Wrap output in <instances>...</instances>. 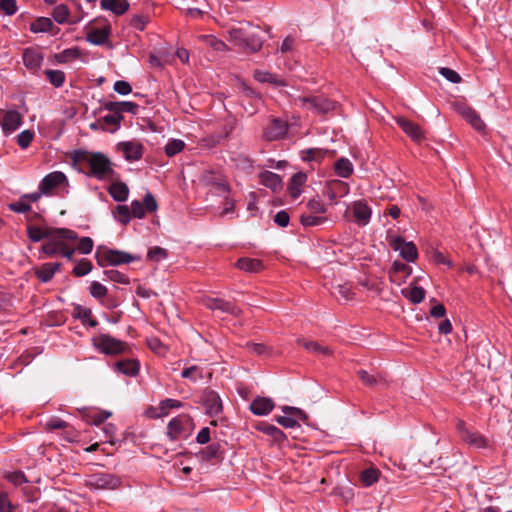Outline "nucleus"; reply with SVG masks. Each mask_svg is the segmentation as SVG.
<instances>
[{
	"label": "nucleus",
	"instance_id": "obj_1",
	"mask_svg": "<svg viewBox=\"0 0 512 512\" xmlns=\"http://www.w3.org/2000/svg\"><path fill=\"white\" fill-rule=\"evenodd\" d=\"M72 161L79 165L80 170L87 176L99 181H112L115 178L114 165L102 152L74 151Z\"/></svg>",
	"mask_w": 512,
	"mask_h": 512
},
{
	"label": "nucleus",
	"instance_id": "obj_2",
	"mask_svg": "<svg viewBox=\"0 0 512 512\" xmlns=\"http://www.w3.org/2000/svg\"><path fill=\"white\" fill-rule=\"evenodd\" d=\"M257 30L258 28L252 27L249 23L241 27H232L227 31V39L235 47L254 53L259 51L263 45V39Z\"/></svg>",
	"mask_w": 512,
	"mask_h": 512
},
{
	"label": "nucleus",
	"instance_id": "obj_3",
	"mask_svg": "<svg viewBox=\"0 0 512 512\" xmlns=\"http://www.w3.org/2000/svg\"><path fill=\"white\" fill-rule=\"evenodd\" d=\"M96 258L100 266H119L140 260L139 256L128 252L102 247L97 248Z\"/></svg>",
	"mask_w": 512,
	"mask_h": 512
},
{
	"label": "nucleus",
	"instance_id": "obj_4",
	"mask_svg": "<svg viewBox=\"0 0 512 512\" xmlns=\"http://www.w3.org/2000/svg\"><path fill=\"white\" fill-rule=\"evenodd\" d=\"M78 235L75 231L66 228H56L52 230L48 241L42 245L41 251L46 256H55L60 252L65 240H76Z\"/></svg>",
	"mask_w": 512,
	"mask_h": 512
},
{
	"label": "nucleus",
	"instance_id": "obj_5",
	"mask_svg": "<svg viewBox=\"0 0 512 512\" xmlns=\"http://www.w3.org/2000/svg\"><path fill=\"white\" fill-rule=\"evenodd\" d=\"M456 428L461 440L469 447L477 450L492 447L488 438L476 430L469 429L464 421L458 420Z\"/></svg>",
	"mask_w": 512,
	"mask_h": 512
},
{
	"label": "nucleus",
	"instance_id": "obj_6",
	"mask_svg": "<svg viewBox=\"0 0 512 512\" xmlns=\"http://www.w3.org/2000/svg\"><path fill=\"white\" fill-rule=\"evenodd\" d=\"M294 101L296 105L318 114H326L335 107L334 102L323 96H298Z\"/></svg>",
	"mask_w": 512,
	"mask_h": 512
},
{
	"label": "nucleus",
	"instance_id": "obj_7",
	"mask_svg": "<svg viewBox=\"0 0 512 512\" xmlns=\"http://www.w3.org/2000/svg\"><path fill=\"white\" fill-rule=\"evenodd\" d=\"M120 485V478L110 473L98 472L86 479V486L92 490H114Z\"/></svg>",
	"mask_w": 512,
	"mask_h": 512
},
{
	"label": "nucleus",
	"instance_id": "obj_8",
	"mask_svg": "<svg viewBox=\"0 0 512 512\" xmlns=\"http://www.w3.org/2000/svg\"><path fill=\"white\" fill-rule=\"evenodd\" d=\"M23 123V114L16 109H0V126L5 136L11 135Z\"/></svg>",
	"mask_w": 512,
	"mask_h": 512
},
{
	"label": "nucleus",
	"instance_id": "obj_9",
	"mask_svg": "<svg viewBox=\"0 0 512 512\" xmlns=\"http://www.w3.org/2000/svg\"><path fill=\"white\" fill-rule=\"evenodd\" d=\"M157 207H158V205H157L155 198L153 197V195L150 192H148L145 195L143 202H140L139 200H133L131 202V205H130L131 216L141 219L145 216V214L147 212L148 213L155 212L157 210Z\"/></svg>",
	"mask_w": 512,
	"mask_h": 512
},
{
	"label": "nucleus",
	"instance_id": "obj_10",
	"mask_svg": "<svg viewBox=\"0 0 512 512\" xmlns=\"http://www.w3.org/2000/svg\"><path fill=\"white\" fill-rule=\"evenodd\" d=\"M391 247L398 251L400 256L407 262H414L418 257V251L413 242H407L402 237L397 236L392 239Z\"/></svg>",
	"mask_w": 512,
	"mask_h": 512
},
{
	"label": "nucleus",
	"instance_id": "obj_11",
	"mask_svg": "<svg viewBox=\"0 0 512 512\" xmlns=\"http://www.w3.org/2000/svg\"><path fill=\"white\" fill-rule=\"evenodd\" d=\"M94 345L104 354H118L124 349V344L121 341L106 334L95 338Z\"/></svg>",
	"mask_w": 512,
	"mask_h": 512
},
{
	"label": "nucleus",
	"instance_id": "obj_12",
	"mask_svg": "<svg viewBox=\"0 0 512 512\" xmlns=\"http://www.w3.org/2000/svg\"><path fill=\"white\" fill-rule=\"evenodd\" d=\"M117 150L130 162L138 161L143 156V145L138 141H125L117 145Z\"/></svg>",
	"mask_w": 512,
	"mask_h": 512
},
{
	"label": "nucleus",
	"instance_id": "obj_13",
	"mask_svg": "<svg viewBox=\"0 0 512 512\" xmlns=\"http://www.w3.org/2000/svg\"><path fill=\"white\" fill-rule=\"evenodd\" d=\"M68 185V179L63 172L54 171L47 174L39 183V190L49 194L51 190L61 185Z\"/></svg>",
	"mask_w": 512,
	"mask_h": 512
},
{
	"label": "nucleus",
	"instance_id": "obj_14",
	"mask_svg": "<svg viewBox=\"0 0 512 512\" xmlns=\"http://www.w3.org/2000/svg\"><path fill=\"white\" fill-rule=\"evenodd\" d=\"M287 131V121L281 118H274L265 129V138L270 141L279 140L286 135Z\"/></svg>",
	"mask_w": 512,
	"mask_h": 512
},
{
	"label": "nucleus",
	"instance_id": "obj_15",
	"mask_svg": "<svg viewBox=\"0 0 512 512\" xmlns=\"http://www.w3.org/2000/svg\"><path fill=\"white\" fill-rule=\"evenodd\" d=\"M351 210L355 221L360 225H367L370 221L372 210L364 200L354 201L351 205Z\"/></svg>",
	"mask_w": 512,
	"mask_h": 512
},
{
	"label": "nucleus",
	"instance_id": "obj_16",
	"mask_svg": "<svg viewBox=\"0 0 512 512\" xmlns=\"http://www.w3.org/2000/svg\"><path fill=\"white\" fill-rule=\"evenodd\" d=\"M395 120L411 140L420 142L424 139V132L418 124L400 116L396 117Z\"/></svg>",
	"mask_w": 512,
	"mask_h": 512
},
{
	"label": "nucleus",
	"instance_id": "obj_17",
	"mask_svg": "<svg viewBox=\"0 0 512 512\" xmlns=\"http://www.w3.org/2000/svg\"><path fill=\"white\" fill-rule=\"evenodd\" d=\"M205 306L212 311H219L221 313H228L231 315H238L240 310L232 302L223 300L221 298H208L204 302Z\"/></svg>",
	"mask_w": 512,
	"mask_h": 512
},
{
	"label": "nucleus",
	"instance_id": "obj_18",
	"mask_svg": "<svg viewBox=\"0 0 512 512\" xmlns=\"http://www.w3.org/2000/svg\"><path fill=\"white\" fill-rule=\"evenodd\" d=\"M203 404L205 406L206 413L211 417L217 416L222 411L221 399L215 391L209 390L205 392Z\"/></svg>",
	"mask_w": 512,
	"mask_h": 512
},
{
	"label": "nucleus",
	"instance_id": "obj_19",
	"mask_svg": "<svg viewBox=\"0 0 512 512\" xmlns=\"http://www.w3.org/2000/svg\"><path fill=\"white\" fill-rule=\"evenodd\" d=\"M274 408V402L268 397H257L250 404V410L254 415H268Z\"/></svg>",
	"mask_w": 512,
	"mask_h": 512
},
{
	"label": "nucleus",
	"instance_id": "obj_20",
	"mask_svg": "<svg viewBox=\"0 0 512 512\" xmlns=\"http://www.w3.org/2000/svg\"><path fill=\"white\" fill-rule=\"evenodd\" d=\"M111 34L110 25L102 28H94L87 32L86 40L93 45H103L108 41Z\"/></svg>",
	"mask_w": 512,
	"mask_h": 512
},
{
	"label": "nucleus",
	"instance_id": "obj_21",
	"mask_svg": "<svg viewBox=\"0 0 512 512\" xmlns=\"http://www.w3.org/2000/svg\"><path fill=\"white\" fill-rule=\"evenodd\" d=\"M43 62V56L35 49L28 48L23 53L24 65L33 72L40 69Z\"/></svg>",
	"mask_w": 512,
	"mask_h": 512
},
{
	"label": "nucleus",
	"instance_id": "obj_22",
	"mask_svg": "<svg viewBox=\"0 0 512 512\" xmlns=\"http://www.w3.org/2000/svg\"><path fill=\"white\" fill-rule=\"evenodd\" d=\"M104 108L107 111L118 112L119 115H122V113H124V112L136 114L138 111V105L136 103L130 102V101H120V102L110 101L104 105Z\"/></svg>",
	"mask_w": 512,
	"mask_h": 512
},
{
	"label": "nucleus",
	"instance_id": "obj_23",
	"mask_svg": "<svg viewBox=\"0 0 512 512\" xmlns=\"http://www.w3.org/2000/svg\"><path fill=\"white\" fill-rule=\"evenodd\" d=\"M100 6L103 10L110 11L115 15H123L129 9L126 0H101Z\"/></svg>",
	"mask_w": 512,
	"mask_h": 512
},
{
	"label": "nucleus",
	"instance_id": "obj_24",
	"mask_svg": "<svg viewBox=\"0 0 512 512\" xmlns=\"http://www.w3.org/2000/svg\"><path fill=\"white\" fill-rule=\"evenodd\" d=\"M60 267V263H44L35 271V274L42 283H47L54 277L55 273L60 270Z\"/></svg>",
	"mask_w": 512,
	"mask_h": 512
},
{
	"label": "nucleus",
	"instance_id": "obj_25",
	"mask_svg": "<svg viewBox=\"0 0 512 512\" xmlns=\"http://www.w3.org/2000/svg\"><path fill=\"white\" fill-rule=\"evenodd\" d=\"M459 111L464 119L469 122L476 130H484L485 124L475 110L470 107L463 106L459 108Z\"/></svg>",
	"mask_w": 512,
	"mask_h": 512
},
{
	"label": "nucleus",
	"instance_id": "obj_26",
	"mask_svg": "<svg viewBox=\"0 0 512 512\" xmlns=\"http://www.w3.org/2000/svg\"><path fill=\"white\" fill-rule=\"evenodd\" d=\"M260 183L273 191H277L282 187L281 177L271 171L261 172L259 175Z\"/></svg>",
	"mask_w": 512,
	"mask_h": 512
},
{
	"label": "nucleus",
	"instance_id": "obj_27",
	"mask_svg": "<svg viewBox=\"0 0 512 512\" xmlns=\"http://www.w3.org/2000/svg\"><path fill=\"white\" fill-rule=\"evenodd\" d=\"M307 181V175L303 172L295 173L289 184V192L292 198H298L302 193V187Z\"/></svg>",
	"mask_w": 512,
	"mask_h": 512
},
{
	"label": "nucleus",
	"instance_id": "obj_28",
	"mask_svg": "<svg viewBox=\"0 0 512 512\" xmlns=\"http://www.w3.org/2000/svg\"><path fill=\"white\" fill-rule=\"evenodd\" d=\"M109 113L104 115L101 119H99V124L103 123L105 125L104 129L115 132L119 129L120 123L123 119L122 115H119L118 112L108 111Z\"/></svg>",
	"mask_w": 512,
	"mask_h": 512
},
{
	"label": "nucleus",
	"instance_id": "obj_29",
	"mask_svg": "<svg viewBox=\"0 0 512 512\" xmlns=\"http://www.w3.org/2000/svg\"><path fill=\"white\" fill-rule=\"evenodd\" d=\"M108 192L113 200L117 202H124L129 196V188L123 182L112 183L109 186Z\"/></svg>",
	"mask_w": 512,
	"mask_h": 512
},
{
	"label": "nucleus",
	"instance_id": "obj_30",
	"mask_svg": "<svg viewBox=\"0 0 512 512\" xmlns=\"http://www.w3.org/2000/svg\"><path fill=\"white\" fill-rule=\"evenodd\" d=\"M237 268L248 273H257L263 269V264L259 259L243 257L236 263Z\"/></svg>",
	"mask_w": 512,
	"mask_h": 512
},
{
	"label": "nucleus",
	"instance_id": "obj_31",
	"mask_svg": "<svg viewBox=\"0 0 512 512\" xmlns=\"http://www.w3.org/2000/svg\"><path fill=\"white\" fill-rule=\"evenodd\" d=\"M254 78L260 83H271L275 86H285L286 83L283 79L277 77L275 74H272L268 71L264 70H255Z\"/></svg>",
	"mask_w": 512,
	"mask_h": 512
},
{
	"label": "nucleus",
	"instance_id": "obj_32",
	"mask_svg": "<svg viewBox=\"0 0 512 512\" xmlns=\"http://www.w3.org/2000/svg\"><path fill=\"white\" fill-rule=\"evenodd\" d=\"M335 173L342 178H348L354 171L352 162L345 157L339 158L334 164Z\"/></svg>",
	"mask_w": 512,
	"mask_h": 512
},
{
	"label": "nucleus",
	"instance_id": "obj_33",
	"mask_svg": "<svg viewBox=\"0 0 512 512\" xmlns=\"http://www.w3.org/2000/svg\"><path fill=\"white\" fill-rule=\"evenodd\" d=\"M115 366L119 372L127 376H135L139 371V363L134 359L118 361Z\"/></svg>",
	"mask_w": 512,
	"mask_h": 512
},
{
	"label": "nucleus",
	"instance_id": "obj_34",
	"mask_svg": "<svg viewBox=\"0 0 512 512\" xmlns=\"http://www.w3.org/2000/svg\"><path fill=\"white\" fill-rule=\"evenodd\" d=\"M402 294L414 304L421 303L425 298V290L419 286L404 288L402 289Z\"/></svg>",
	"mask_w": 512,
	"mask_h": 512
},
{
	"label": "nucleus",
	"instance_id": "obj_35",
	"mask_svg": "<svg viewBox=\"0 0 512 512\" xmlns=\"http://www.w3.org/2000/svg\"><path fill=\"white\" fill-rule=\"evenodd\" d=\"M111 415L112 413L106 410H90L85 413L84 418L86 422L89 424L99 425L103 423L106 419H108Z\"/></svg>",
	"mask_w": 512,
	"mask_h": 512
},
{
	"label": "nucleus",
	"instance_id": "obj_36",
	"mask_svg": "<svg viewBox=\"0 0 512 512\" xmlns=\"http://www.w3.org/2000/svg\"><path fill=\"white\" fill-rule=\"evenodd\" d=\"M184 431V421L180 417L173 418L167 425V435L171 440H176Z\"/></svg>",
	"mask_w": 512,
	"mask_h": 512
},
{
	"label": "nucleus",
	"instance_id": "obj_37",
	"mask_svg": "<svg viewBox=\"0 0 512 512\" xmlns=\"http://www.w3.org/2000/svg\"><path fill=\"white\" fill-rule=\"evenodd\" d=\"M52 17L58 24H66V23L74 24V23H76V21L69 20L70 11H69V8L67 7V5H65V4H59V5L55 6V8L53 9V12H52Z\"/></svg>",
	"mask_w": 512,
	"mask_h": 512
},
{
	"label": "nucleus",
	"instance_id": "obj_38",
	"mask_svg": "<svg viewBox=\"0 0 512 512\" xmlns=\"http://www.w3.org/2000/svg\"><path fill=\"white\" fill-rule=\"evenodd\" d=\"M327 221V218L324 216H321L320 214H314V213H303L300 216V222L305 227H314V226H320L324 224Z\"/></svg>",
	"mask_w": 512,
	"mask_h": 512
},
{
	"label": "nucleus",
	"instance_id": "obj_39",
	"mask_svg": "<svg viewBox=\"0 0 512 512\" xmlns=\"http://www.w3.org/2000/svg\"><path fill=\"white\" fill-rule=\"evenodd\" d=\"M327 150L321 148H309L300 152V157L303 161L320 162L324 159Z\"/></svg>",
	"mask_w": 512,
	"mask_h": 512
},
{
	"label": "nucleus",
	"instance_id": "obj_40",
	"mask_svg": "<svg viewBox=\"0 0 512 512\" xmlns=\"http://www.w3.org/2000/svg\"><path fill=\"white\" fill-rule=\"evenodd\" d=\"M298 342L301 343L308 352L314 354H321L327 356L332 353L331 349L328 346H323L315 341H306L303 339H299Z\"/></svg>",
	"mask_w": 512,
	"mask_h": 512
},
{
	"label": "nucleus",
	"instance_id": "obj_41",
	"mask_svg": "<svg viewBox=\"0 0 512 512\" xmlns=\"http://www.w3.org/2000/svg\"><path fill=\"white\" fill-rule=\"evenodd\" d=\"M54 24L50 18L39 17L30 25V30L34 33H44L52 31Z\"/></svg>",
	"mask_w": 512,
	"mask_h": 512
},
{
	"label": "nucleus",
	"instance_id": "obj_42",
	"mask_svg": "<svg viewBox=\"0 0 512 512\" xmlns=\"http://www.w3.org/2000/svg\"><path fill=\"white\" fill-rule=\"evenodd\" d=\"M80 55H81V52H80L79 48L71 47V48L65 49L59 53H56L54 57L58 63L62 64V63H68L72 60H75V59L79 58Z\"/></svg>",
	"mask_w": 512,
	"mask_h": 512
},
{
	"label": "nucleus",
	"instance_id": "obj_43",
	"mask_svg": "<svg viewBox=\"0 0 512 512\" xmlns=\"http://www.w3.org/2000/svg\"><path fill=\"white\" fill-rule=\"evenodd\" d=\"M199 40L215 51L222 52L228 50V46L225 44V42L213 35H201L199 36Z\"/></svg>",
	"mask_w": 512,
	"mask_h": 512
},
{
	"label": "nucleus",
	"instance_id": "obj_44",
	"mask_svg": "<svg viewBox=\"0 0 512 512\" xmlns=\"http://www.w3.org/2000/svg\"><path fill=\"white\" fill-rule=\"evenodd\" d=\"M52 230L53 229H47V230L43 231L39 227L30 226L27 229V233H28L29 239L32 242H39L42 239H47L51 235Z\"/></svg>",
	"mask_w": 512,
	"mask_h": 512
},
{
	"label": "nucleus",
	"instance_id": "obj_45",
	"mask_svg": "<svg viewBox=\"0 0 512 512\" xmlns=\"http://www.w3.org/2000/svg\"><path fill=\"white\" fill-rule=\"evenodd\" d=\"M182 405H183L182 402L179 400L171 399V398L164 399L159 404L160 413L157 414L156 416H158V417L165 416L168 414V411L170 409L180 408V407H182Z\"/></svg>",
	"mask_w": 512,
	"mask_h": 512
},
{
	"label": "nucleus",
	"instance_id": "obj_46",
	"mask_svg": "<svg viewBox=\"0 0 512 512\" xmlns=\"http://www.w3.org/2000/svg\"><path fill=\"white\" fill-rule=\"evenodd\" d=\"M184 147V141L180 139H170L165 146V153L167 156L172 157L180 153Z\"/></svg>",
	"mask_w": 512,
	"mask_h": 512
},
{
	"label": "nucleus",
	"instance_id": "obj_47",
	"mask_svg": "<svg viewBox=\"0 0 512 512\" xmlns=\"http://www.w3.org/2000/svg\"><path fill=\"white\" fill-rule=\"evenodd\" d=\"M115 219L123 225H126L131 220V212L128 206L118 205L114 212Z\"/></svg>",
	"mask_w": 512,
	"mask_h": 512
},
{
	"label": "nucleus",
	"instance_id": "obj_48",
	"mask_svg": "<svg viewBox=\"0 0 512 512\" xmlns=\"http://www.w3.org/2000/svg\"><path fill=\"white\" fill-rule=\"evenodd\" d=\"M379 472L374 468H369L361 473V482L364 486L369 487L378 481Z\"/></svg>",
	"mask_w": 512,
	"mask_h": 512
},
{
	"label": "nucleus",
	"instance_id": "obj_49",
	"mask_svg": "<svg viewBox=\"0 0 512 512\" xmlns=\"http://www.w3.org/2000/svg\"><path fill=\"white\" fill-rule=\"evenodd\" d=\"M104 276L106 279L116 282V283H120V284H128L129 283L128 276L118 270H114V269L105 270Z\"/></svg>",
	"mask_w": 512,
	"mask_h": 512
},
{
	"label": "nucleus",
	"instance_id": "obj_50",
	"mask_svg": "<svg viewBox=\"0 0 512 512\" xmlns=\"http://www.w3.org/2000/svg\"><path fill=\"white\" fill-rule=\"evenodd\" d=\"M45 73L52 85L55 87H61L63 85L65 80L64 72L60 70H47Z\"/></svg>",
	"mask_w": 512,
	"mask_h": 512
},
{
	"label": "nucleus",
	"instance_id": "obj_51",
	"mask_svg": "<svg viewBox=\"0 0 512 512\" xmlns=\"http://www.w3.org/2000/svg\"><path fill=\"white\" fill-rule=\"evenodd\" d=\"M181 376L193 382H196L203 377L202 370L196 365L184 369L181 373Z\"/></svg>",
	"mask_w": 512,
	"mask_h": 512
},
{
	"label": "nucleus",
	"instance_id": "obj_52",
	"mask_svg": "<svg viewBox=\"0 0 512 512\" xmlns=\"http://www.w3.org/2000/svg\"><path fill=\"white\" fill-rule=\"evenodd\" d=\"M220 453V445L217 443H213L207 447H205L201 452L200 456L202 460H210L212 458H216Z\"/></svg>",
	"mask_w": 512,
	"mask_h": 512
},
{
	"label": "nucleus",
	"instance_id": "obj_53",
	"mask_svg": "<svg viewBox=\"0 0 512 512\" xmlns=\"http://www.w3.org/2000/svg\"><path fill=\"white\" fill-rule=\"evenodd\" d=\"M34 132L32 130H24L17 136V144L22 148L26 149L31 144L34 138Z\"/></svg>",
	"mask_w": 512,
	"mask_h": 512
},
{
	"label": "nucleus",
	"instance_id": "obj_54",
	"mask_svg": "<svg viewBox=\"0 0 512 512\" xmlns=\"http://www.w3.org/2000/svg\"><path fill=\"white\" fill-rule=\"evenodd\" d=\"M262 431L277 442H282L285 439V434L274 425L267 424L262 428Z\"/></svg>",
	"mask_w": 512,
	"mask_h": 512
},
{
	"label": "nucleus",
	"instance_id": "obj_55",
	"mask_svg": "<svg viewBox=\"0 0 512 512\" xmlns=\"http://www.w3.org/2000/svg\"><path fill=\"white\" fill-rule=\"evenodd\" d=\"M309 212L314 214H324L327 211L326 205L318 198H313L307 203Z\"/></svg>",
	"mask_w": 512,
	"mask_h": 512
},
{
	"label": "nucleus",
	"instance_id": "obj_56",
	"mask_svg": "<svg viewBox=\"0 0 512 512\" xmlns=\"http://www.w3.org/2000/svg\"><path fill=\"white\" fill-rule=\"evenodd\" d=\"M92 270V264L87 259L80 260L73 269L76 276H85Z\"/></svg>",
	"mask_w": 512,
	"mask_h": 512
},
{
	"label": "nucleus",
	"instance_id": "obj_57",
	"mask_svg": "<svg viewBox=\"0 0 512 512\" xmlns=\"http://www.w3.org/2000/svg\"><path fill=\"white\" fill-rule=\"evenodd\" d=\"M333 294L344 300H350L353 295L351 286L349 284H339L335 286Z\"/></svg>",
	"mask_w": 512,
	"mask_h": 512
},
{
	"label": "nucleus",
	"instance_id": "obj_58",
	"mask_svg": "<svg viewBox=\"0 0 512 512\" xmlns=\"http://www.w3.org/2000/svg\"><path fill=\"white\" fill-rule=\"evenodd\" d=\"M90 294L97 299H101L106 296L107 288L98 281H93L90 285Z\"/></svg>",
	"mask_w": 512,
	"mask_h": 512
},
{
	"label": "nucleus",
	"instance_id": "obj_59",
	"mask_svg": "<svg viewBox=\"0 0 512 512\" xmlns=\"http://www.w3.org/2000/svg\"><path fill=\"white\" fill-rule=\"evenodd\" d=\"M167 257V251L159 246H155L148 251V258L155 262H160Z\"/></svg>",
	"mask_w": 512,
	"mask_h": 512
},
{
	"label": "nucleus",
	"instance_id": "obj_60",
	"mask_svg": "<svg viewBox=\"0 0 512 512\" xmlns=\"http://www.w3.org/2000/svg\"><path fill=\"white\" fill-rule=\"evenodd\" d=\"M9 209L16 213H26L31 210L30 204L23 199V197L20 198L19 201L9 204Z\"/></svg>",
	"mask_w": 512,
	"mask_h": 512
},
{
	"label": "nucleus",
	"instance_id": "obj_61",
	"mask_svg": "<svg viewBox=\"0 0 512 512\" xmlns=\"http://www.w3.org/2000/svg\"><path fill=\"white\" fill-rule=\"evenodd\" d=\"M16 506L10 501L6 492H0V512H15Z\"/></svg>",
	"mask_w": 512,
	"mask_h": 512
},
{
	"label": "nucleus",
	"instance_id": "obj_62",
	"mask_svg": "<svg viewBox=\"0 0 512 512\" xmlns=\"http://www.w3.org/2000/svg\"><path fill=\"white\" fill-rule=\"evenodd\" d=\"M439 72L446 80L451 83H459L461 81L460 75L450 68L442 67L440 68Z\"/></svg>",
	"mask_w": 512,
	"mask_h": 512
},
{
	"label": "nucleus",
	"instance_id": "obj_63",
	"mask_svg": "<svg viewBox=\"0 0 512 512\" xmlns=\"http://www.w3.org/2000/svg\"><path fill=\"white\" fill-rule=\"evenodd\" d=\"M77 249L81 254H89L93 249V240L90 237H82Z\"/></svg>",
	"mask_w": 512,
	"mask_h": 512
},
{
	"label": "nucleus",
	"instance_id": "obj_64",
	"mask_svg": "<svg viewBox=\"0 0 512 512\" xmlns=\"http://www.w3.org/2000/svg\"><path fill=\"white\" fill-rule=\"evenodd\" d=\"M0 10L6 15H13L17 11L16 0H0Z\"/></svg>",
	"mask_w": 512,
	"mask_h": 512
}]
</instances>
